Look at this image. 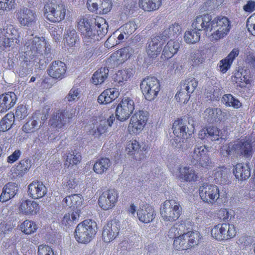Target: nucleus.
<instances>
[{"label": "nucleus", "instance_id": "72a5a7b5", "mask_svg": "<svg viewBox=\"0 0 255 255\" xmlns=\"http://www.w3.org/2000/svg\"><path fill=\"white\" fill-rule=\"evenodd\" d=\"M186 231V226L184 223H176L169 230L168 236L170 238L175 239L176 237L180 236Z\"/></svg>", "mask_w": 255, "mask_h": 255}, {"label": "nucleus", "instance_id": "6ab92c4d", "mask_svg": "<svg viewBox=\"0 0 255 255\" xmlns=\"http://www.w3.org/2000/svg\"><path fill=\"white\" fill-rule=\"evenodd\" d=\"M137 216L141 222L149 223L155 218V214L153 208L148 205L142 206L137 211Z\"/></svg>", "mask_w": 255, "mask_h": 255}, {"label": "nucleus", "instance_id": "f3484780", "mask_svg": "<svg viewBox=\"0 0 255 255\" xmlns=\"http://www.w3.org/2000/svg\"><path fill=\"white\" fill-rule=\"evenodd\" d=\"M66 71L65 64L59 61L52 62L47 70L48 74L51 77L58 80L64 77Z\"/></svg>", "mask_w": 255, "mask_h": 255}, {"label": "nucleus", "instance_id": "de8ad7c7", "mask_svg": "<svg viewBox=\"0 0 255 255\" xmlns=\"http://www.w3.org/2000/svg\"><path fill=\"white\" fill-rule=\"evenodd\" d=\"M181 84L183 85V90H186L191 94L197 87L198 81L194 78H188Z\"/></svg>", "mask_w": 255, "mask_h": 255}, {"label": "nucleus", "instance_id": "7c9ffc66", "mask_svg": "<svg viewBox=\"0 0 255 255\" xmlns=\"http://www.w3.org/2000/svg\"><path fill=\"white\" fill-rule=\"evenodd\" d=\"M111 165V162L108 158H101L94 163L93 170L99 174H102L106 172Z\"/></svg>", "mask_w": 255, "mask_h": 255}, {"label": "nucleus", "instance_id": "c9c22d12", "mask_svg": "<svg viewBox=\"0 0 255 255\" xmlns=\"http://www.w3.org/2000/svg\"><path fill=\"white\" fill-rule=\"evenodd\" d=\"M64 39L65 42L68 46H74L79 40L76 30L73 28H69L66 31Z\"/></svg>", "mask_w": 255, "mask_h": 255}, {"label": "nucleus", "instance_id": "dca6fc26", "mask_svg": "<svg viewBox=\"0 0 255 255\" xmlns=\"http://www.w3.org/2000/svg\"><path fill=\"white\" fill-rule=\"evenodd\" d=\"M121 229L120 221L114 220L108 222L103 228L102 238L105 242L110 243L118 236Z\"/></svg>", "mask_w": 255, "mask_h": 255}, {"label": "nucleus", "instance_id": "58836bf2", "mask_svg": "<svg viewBox=\"0 0 255 255\" xmlns=\"http://www.w3.org/2000/svg\"><path fill=\"white\" fill-rule=\"evenodd\" d=\"M221 102L227 107H232L235 109H238L242 106V104L239 100L231 94L224 95Z\"/></svg>", "mask_w": 255, "mask_h": 255}, {"label": "nucleus", "instance_id": "423d86ee", "mask_svg": "<svg viewBox=\"0 0 255 255\" xmlns=\"http://www.w3.org/2000/svg\"><path fill=\"white\" fill-rule=\"evenodd\" d=\"M66 12L65 6L62 3L57 4L51 1L47 2L44 6V15L53 22H58L64 19Z\"/></svg>", "mask_w": 255, "mask_h": 255}, {"label": "nucleus", "instance_id": "1a4fd4ad", "mask_svg": "<svg viewBox=\"0 0 255 255\" xmlns=\"http://www.w3.org/2000/svg\"><path fill=\"white\" fill-rule=\"evenodd\" d=\"M199 194L205 202L213 205L218 202L222 195L220 194L218 187L215 185H204L200 187Z\"/></svg>", "mask_w": 255, "mask_h": 255}, {"label": "nucleus", "instance_id": "e433bc0d", "mask_svg": "<svg viewBox=\"0 0 255 255\" xmlns=\"http://www.w3.org/2000/svg\"><path fill=\"white\" fill-rule=\"evenodd\" d=\"M81 160V156L79 152L76 150L68 153L66 156L65 165L67 167L73 166L79 163Z\"/></svg>", "mask_w": 255, "mask_h": 255}, {"label": "nucleus", "instance_id": "473e14b6", "mask_svg": "<svg viewBox=\"0 0 255 255\" xmlns=\"http://www.w3.org/2000/svg\"><path fill=\"white\" fill-rule=\"evenodd\" d=\"M174 134L177 137L185 138L187 135L186 126L183 123L182 120H177L174 121L172 126Z\"/></svg>", "mask_w": 255, "mask_h": 255}, {"label": "nucleus", "instance_id": "a18cd8bd", "mask_svg": "<svg viewBox=\"0 0 255 255\" xmlns=\"http://www.w3.org/2000/svg\"><path fill=\"white\" fill-rule=\"evenodd\" d=\"M133 53V50L129 46L121 48L117 51V57L121 62L129 58Z\"/></svg>", "mask_w": 255, "mask_h": 255}, {"label": "nucleus", "instance_id": "79ce46f5", "mask_svg": "<svg viewBox=\"0 0 255 255\" xmlns=\"http://www.w3.org/2000/svg\"><path fill=\"white\" fill-rule=\"evenodd\" d=\"M96 28L94 27H92V28L86 31L84 33L81 34L83 36L84 42L86 44H89L92 42H94L96 41L99 40V36L97 33L96 34L95 31Z\"/></svg>", "mask_w": 255, "mask_h": 255}, {"label": "nucleus", "instance_id": "a878e982", "mask_svg": "<svg viewBox=\"0 0 255 255\" xmlns=\"http://www.w3.org/2000/svg\"><path fill=\"white\" fill-rule=\"evenodd\" d=\"M180 47V43L177 41L170 40L164 47L162 56L169 59L176 54Z\"/></svg>", "mask_w": 255, "mask_h": 255}, {"label": "nucleus", "instance_id": "b1692460", "mask_svg": "<svg viewBox=\"0 0 255 255\" xmlns=\"http://www.w3.org/2000/svg\"><path fill=\"white\" fill-rule=\"evenodd\" d=\"M18 190V187L14 183L6 184L2 189L0 196V201L6 202L14 196Z\"/></svg>", "mask_w": 255, "mask_h": 255}, {"label": "nucleus", "instance_id": "bb28decb", "mask_svg": "<svg viewBox=\"0 0 255 255\" xmlns=\"http://www.w3.org/2000/svg\"><path fill=\"white\" fill-rule=\"evenodd\" d=\"M162 0H138L139 7L145 11L157 10L161 5Z\"/></svg>", "mask_w": 255, "mask_h": 255}, {"label": "nucleus", "instance_id": "f03ea898", "mask_svg": "<svg viewBox=\"0 0 255 255\" xmlns=\"http://www.w3.org/2000/svg\"><path fill=\"white\" fill-rule=\"evenodd\" d=\"M31 31L27 30L25 36L23 50L26 55L30 57L42 55L43 52L48 53L50 48L44 37L35 36Z\"/></svg>", "mask_w": 255, "mask_h": 255}, {"label": "nucleus", "instance_id": "2eb2a0df", "mask_svg": "<svg viewBox=\"0 0 255 255\" xmlns=\"http://www.w3.org/2000/svg\"><path fill=\"white\" fill-rule=\"evenodd\" d=\"M118 199V193L114 189L104 191L100 196L99 205L104 210L112 209L115 206Z\"/></svg>", "mask_w": 255, "mask_h": 255}, {"label": "nucleus", "instance_id": "4be33fe9", "mask_svg": "<svg viewBox=\"0 0 255 255\" xmlns=\"http://www.w3.org/2000/svg\"><path fill=\"white\" fill-rule=\"evenodd\" d=\"M214 171V179L217 183L222 184L228 183L231 175L230 168L225 166L219 167Z\"/></svg>", "mask_w": 255, "mask_h": 255}, {"label": "nucleus", "instance_id": "4468645a", "mask_svg": "<svg viewBox=\"0 0 255 255\" xmlns=\"http://www.w3.org/2000/svg\"><path fill=\"white\" fill-rule=\"evenodd\" d=\"M16 17L22 26L30 27L33 26L37 20L36 13L27 7H22L17 10Z\"/></svg>", "mask_w": 255, "mask_h": 255}, {"label": "nucleus", "instance_id": "7ed1b4c3", "mask_svg": "<svg viewBox=\"0 0 255 255\" xmlns=\"http://www.w3.org/2000/svg\"><path fill=\"white\" fill-rule=\"evenodd\" d=\"M97 224L92 220H85L79 224L75 230V239L82 244L89 243L97 233Z\"/></svg>", "mask_w": 255, "mask_h": 255}, {"label": "nucleus", "instance_id": "5fc2aeb1", "mask_svg": "<svg viewBox=\"0 0 255 255\" xmlns=\"http://www.w3.org/2000/svg\"><path fill=\"white\" fill-rule=\"evenodd\" d=\"M38 127L39 126L37 121L30 119L23 126L22 130L26 133H31L38 129Z\"/></svg>", "mask_w": 255, "mask_h": 255}, {"label": "nucleus", "instance_id": "9d476101", "mask_svg": "<svg viewBox=\"0 0 255 255\" xmlns=\"http://www.w3.org/2000/svg\"><path fill=\"white\" fill-rule=\"evenodd\" d=\"M169 170L173 174L184 181H195L198 177L195 170L192 167L174 164L170 165Z\"/></svg>", "mask_w": 255, "mask_h": 255}, {"label": "nucleus", "instance_id": "2f4dec72", "mask_svg": "<svg viewBox=\"0 0 255 255\" xmlns=\"http://www.w3.org/2000/svg\"><path fill=\"white\" fill-rule=\"evenodd\" d=\"M182 31L181 26L178 23L171 24L161 33L162 38H175L179 35Z\"/></svg>", "mask_w": 255, "mask_h": 255}, {"label": "nucleus", "instance_id": "ddd939ff", "mask_svg": "<svg viewBox=\"0 0 255 255\" xmlns=\"http://www.w3.org/2000/svg\"><path fill=\"white\" fill-rule=\"evenodd\" d=\"M134 109V103L129 97H124L116 108V117L118 120L123 122L128 119Z\"/></svg>", "mask_w": 255, "mask_h": 255}, {"label": "nucleus", "instance_id": "3c124183", "mask_svg": "<svg viewBox=\"0 0 255 255\" xmlns=\"http://www.w3.org/2000/svg\"><path fill=\"white\" fill-rule=\"evenodd\" d=\"M92 27H94V25L87 18H80L78 21L77 27L81 34L84 33L86 31L92 28Z\"/></svg>", "mask_w": 255, "mask_h": 255}, {"label": "nucleus", "instance_id": "69168bd1", "mask_svg": "<svg viewBox=\"0 0 255 255\" xmlns=\"http://www.w3.org/2000/svg\"><path fill=\"white\" fill-rule=\"evenodd\" d=\"M27 110L25 106L21 105L17 107L16 110L14 118L16 117L18 119L22 120L27 116Z\"/></svg>", "mask_w": 255, "mask_h": 255}, {"label": "nucleus", "instance_id": "bf43d9fd", "mask_svg": "<svg viewBox=\"0 0 255 255\" xmlns=\"http://www.w3.org/2000/svg\"><path fill=\"white\" fill-rule=\"evenodd\" d=\"M191 93H188L186 90H183V85L181 84V88L175 95V98L179 102L184 100L183 103H186L188 101Z\"/></svg>", "mask_w": 255, "mask_h": 255}, {"label": "nucleus", "instance_id": "49530a36", "mask_svg": "<svg viewBox=\"0 0 255 255\" xmlns=\"http://www.w3.org/2000/svg\"><path fill=\"white\" fill-rule=\"evenodd\" d=\"M207 128V138L212 140H218L223 137L221 131L215 127H209Z\"/></svg>", "mask_w": 255, "mask_h": 255}, {"label": "nucleus", "instance_id": "c85d7f7f", "mask_svg": "<svg viewBox=\"0 0 255 255\" xmlns=\"http://www.w3.org/2000/svg\"><path fill=\"white\" fill-rule=\"evenodd\" d=\"M234 173L236 178L240 180L246 179L251 175L250 167L247 164H237Z\"/></svg>", "mask_w": 255, "mask_h": 255}, {"label": "nucleus", "instance_id": "0eeeda50", "mask_svg": "<svg viewBox=\"0 0 255 255\" xmlns=\"http://www.w3.org/2000/svg\"><path fill=\"white\" fill-rule=\"evenodd\" d=\"M140 87L145 99L148 101L154 100L160 90L159 82L155 77H147L140 84Z\"/></svg>", "mask_w": 255, "mask_h": 255}, {"label": "nucleus", "instance_id": "6e6552de", "mask_svg": "<svg viewBox=\"0 0 255 255\" xmlns=\"http://www.w3.org/2000/svg\"><path fill=\"white\" fill-rule=\"evenodd\" d=\"M236 230L233 225L229 224H219L211 230L212 237L218 241L230 240L234 237Z\"/></svg>", "mask_w": 255, "mask_h": 255}, {"label": "nucleus", "instance_id": "603ef678", "mask_svg": "<svg viewBox=\"0 0 255 255\" xmlns=\"http://www.w3.org/2000/svg\"><path fill=\"white\" fill-rule=\"evenodd\" d=\"M107 130V124L106 121H101L99 123H98L96 125V128L95 127L92 129L90 131L91 133L95 135L96 136H99L102 134L105 133Z\"/></svg>", "mask_w": 255, "mask_h": 255}, {"label": "nucleus", "instance_id": "f704fd0d", "mask_svg": "<svg viewBox=\"0 0 255 255\" xmlns=\"http://www.w3.org/2000/svg\"><path fill=\"white\" fill-rule=\"evenodd\" d=\"M109 73L108 68L104 67L101 68L93 74L92 77L93 83L95 85H99L103 83L107 78Z\"/></svg>", "mask_w": 255, "mask_h": 255}, {"label": "nucleus", "instance_id": "052dcab7", "mask_svg": "<svg viewBox=\"0 0 255 255\" xmlns=\"http://www.w3.org/2000/svg\"><path fill=\"white\" fill-rule=\"evenodd\" d=\"M15 0H0V9L2 10L9 11L15 8Z\"/></svg>", "mask_w": 255, "mask_h": 255}, {"label": "nucleus", "instance_id": "774afa93", "mask_svg": "<svg viewBox=\"0 0 255 255\" xmlns=\"http://www.w3.org/2000/svg\"><path fill=\"white\" fill-rule=\"evenodd\" d=\"M38 255H54L53 251L48 246L41 245L38 247Z\"/></svg>", "mask_w": 255, "mask_h": 255}, {"label": "nucleus", "instance_id": "338daca9", "mask_svg": "<svg viewBox=\"0 0 255 255\" xmlns=\"http://www.w3.org/2000/svg\"><path fill=\"white\" fill-rule=\"evenodd\" d=\"M80 91L78 88L73 87L69 91L65 99L68 102H73L79 99Z\"/></svg>", "mask_w": 255, "mask_h": 255}, {"label": "nucleus", "instance_id": "4d7b16f0", "mask_svg": "<svg viewBox=\"0 0 255 255\" xmlns=\"http://www.w3.org/2000/svg\"><path fill=\"white\" fill-rule=\"evenodd\" d=\"M137 25L133 21H130L126 23L121 28V30L123 31L126 38L131 34L137 28Z\"/></svg>", "mask_w": 255, "mask_h": 255}, {"label": "nucleus", "instance_id": "a211bd4d", "mask_svg": "<svg viewBox=\"0 0 255 255\" xmlns=\"http://www.w3.org/2000/svg\"><path fill=\"white\" fill-rule=\"evenodd\" d=\"M28 192L33 199H38L46 194L47 189L42 182L33 181L28 185Z\"/></svg>", "mask_w": 255, "mask_h": 255}, {"label": "nucleus", "instance_id": "c756f323", "mask_svg": "<svg viewBox=\"0 0 255 255\" xmlns=\"http://www.w3.org/2000/svg\"><path fill=\"white\" fill-rule=\"evenodd\" d=\"M1 35L4 37H9L15 39V42H20L19 38L21 34V32L15 29L12 25H6L1 30Z\"/></svg>", "mask_w": 255, "mask_h": 255}, {"label": "nucleus", "instance_id": "6e6d98bb", "mask_svg": "<svg viewBox=\"0 0 255 255\" xmlns=\"http://www.w3.org/2000/svg\"><path fill=\"white\" fill-rule=\"evenodd\" d=\"M15 225V222L12 220L1 223L0 224V232L5 234L11 232Z\"/></svg>", "mask_w": 255, "mask_h": 255}, {"label": "nucleus", "instance_id": "c03bdc74", "mask_svg": "<svg viewBox=\"0 0 255 255\" xmlns=\"http://www.w3.org/2000/svg\"><path fill=\"white\" fill-rule=\"evenodd\" d=\"M96 26H97L96 29L97 35L99 36V38L101 39L107 33L108 25L105 19L101 18L96 22L94 27Z\"/></svg>", "mask_w": 255, "mask_h": 255}, {"label": "nucleus", "instance_id": "e2e57ef3", "mask_svg": "<svg viewBox=\"0 0 255 255\" xmlns=\"http://www.w3.org/2000/svg\"><path fill=\"white\" fill-rule=\"evenodd\" d=\"M29 62H28L27 60L23 61L21 62L18 71V74L19 76L21 77H24L30 73L29 68Z\"/></svg>", "mask_w": 255, "mask_h": 255}, {"label": "nucleus", "instance_id": "680f3d73", "mask_svg": "<svg viewBox=\"0 0 255 255\" xmlns=\"http://www.w3.org/2000/svg\"><path fill=\"white\" fill-rule=\"evenodd\" d=\"M20 42H16L15 39L2 36V39L0 43V48L4 50L5 48L15 45V43L19 44Z\"/></svg>", "mask_w": 255, "mask_h": 255}, {"label": "nucleus", "instance_id": "5701e85b", "mask_svg": "<svg viewBox=\"0 0 255 255\" xmlns=\"http://www.w3.org/2000/svg\"><path fill=\"white\" fill-rule=\"evenodd\" d=\"M39 209V205L36 202L28 200L22 201L19 207L20 211L25 215L36 214Z\"/></svg>", "mask_w": 255, "mask_h": 255}, {"label": "nucleus", "instance_id": "0e129e2a", "mask_svg": "<svg viewBox=\"0 0 255 255\" xmlns=\"http://www.w3.org/2000/svg\"><path fill=\"white\" fill-rule=\"evenodd\" d=\"M204 118L209 123H214L215 121V108L206 109L203 113Z\"/></svg>", "mask_w": 255, "mask_h": 255}, {"label": "nucleus", "instance_id": "09e8293b", "mask_svg": "<svg viewBox=\"0 0 255 255\" xmlns=\"http://www.w3.org/2000/svg\"><path fill=\"white\" fill-rule=\"evenodd\" d=\"M137 116H132L131 117L130 123L128 127V130L130 133H139L143 128H140L138 126L139 122L138 121Z\"/></svg>", "mask_w": 255, "mask_h": 255}, {"label": "nucleus", "instance_id": "37998d69", "mask_svg": "<svg viewBox=\"0 0 255 255\" xmlns=\"http://www.w3.org/2000/svg\"><path fill=\"white\" fill-rule=\"evenodd\" d=\"M37 229L36 224L29 220L24 221L20 226V230L25 234L34 233Z\"/></svg>", "mask_w": 255, "mask_h": 255}, {"label": "nucleus", "instance_id": "cd10ccee", "mask_svg": "<svg viewBox=\"0 0 255 255\" xmlns=\"http://www.w3.org/2000/svg\"><path fill=\"white\" fill-rule=\"evenodd\" d=\"M118 91L114 89H108L98 97V102L101 104L110 103L118 97Z\"/></svg>", "mask_w": 255, "mask_h": 255}, {"label": "nucleus", "instance_id": "13d9d810", "mask_svg": "<svg viewBox=\"0 0 255 255\" xmlns=\"http://www.w3.org/2000/svg\"><path fill=\"white\" fill-rule=\"evenodd\" d=\"M63 184L64 189L69 191L75 189L77 186L75 178L72 175L67 177L63 181Z\"/></svg>", "mask_w": 255, "mask_h": 255}, {"label": "nucleus", "instance_id": "393cba45", "mask_svg": "<svg viewBox=\"0 0 255 255\" xmlns=\"http://www.w3.org/2000/svg\"><path fill=\"white\" fill-rule=\"evenodd\" d=\"M252 140L250 137H246L237 142L238 154L244 156H250L252 154L253 148L252 145Z\"/></svg>", "mask_w": 255, "mask_h": 255}, {"label": "nucleus", "instance_id": "a19ab883", "mask_svg": "<svg viewBox=\"0 0 255 255\" xmlns=\"http://www.w3.org/2000/svg\"><path fill=\"white\" fill-rule=\"evenodd\" d=\"M80 212L79 209H75L71 214H65L62 219V224L65 226H71L74 222L79 219Z\"/></svg>", "mask_w": 255, "mask_h": 255}, {"label": "nucleus", "instance_id": "ea45409f", "mask_svg": "<svg viewBox=\"0 0 255 255\" xmlns=\"http://www.w3.org/2000/svg\"><path fill=\"white\" fill-rule=\"evenodd\" d=\"M14 116L12 114H6L0 122V131H5L10 128L13 124Z\"/></svg>", "mask_w": 255, "mask_h": 255}, {"label": "nucleus", "instance_id": "f257e3e1", "mask_svg": "<svg viewBox=\"0 0 255 255\" xmlns=\"http://www.w3.org/2000/svg\"><path fill=\"white\" fill-rule=\"evenodd\" d=\"M231 26L230 21L226 17L218 16L212 19L208 14L199 15L192 22L193 29L185 32L184 40L188 44L195 43L200 40V31L204 30L207 34H211L213 40H218L227 35Z\"/></svg>", "mask_w": 255, "mask_h": 255}, {"label": "nucleus", "instance_id": "20e7f679", "mask_svg": "<svg viewBox=\"0 0 255 255\" xmlns=\"http://www.w3.org/2000/svg\"><path fill=\"white\" fill-rule=\"evenodd\" d=\"M182 213L181 206L178 201L174 200H166L160 209L161 218L165 222H172L176 221Z\"/></svg>", "mask_w": 255, "mask_h": 255}, {"label": "nucleus", "instance_id": "8fccbe9b", "mask_svg": "<svg viewBox=\"0 0 255 255\" xmlns=\"http://www.w3.org/2000/svg\"><path fill=\"white\" fill-rule=\"evenodd\" d=\"M221 153L225 156L235 153L238 154L237 143L231 142L229 144L224 146L222 149Z\"/></svg>", "mask_w": 255, "mask_h": 255}, {"label": "nucleus", "instance_id": "864d4df0", "mask_svg": "<svg viewBox=\"0 0 255 255\" xmlns=\"http://www.w3.org/2000/svg\"><path fill=\"white\" fill-rule=\"evenodd\" d=\"M190 63L193 66H197L202 64L204 59L199 51L193 52L190 54Z\"/></svg>", "mask_w": 255, "mask_h": 255}, {"label": "nucleus", "instance_id": "39448f33", "mask_svg": "<svg viewBox=\"0 0 255 255\" xmlns=\"http://www.w3.org/2000/svg\"><path fill=\"white\" fill-rule=\"evenodd\" d=\"M200 239L199 232L185 231L182 235L174 239L173 246L177 250H186L197 245Z\"/></svg>", "mask_w": 255, "mask_h": 255}, {"label": "nucleus", "instance_id": "aec40b11", "mask_svg": "<svg viewBox=\"0 0 255 255\" xmlns=\"http://www.w3.org/2000/svg\"><path fill=\"white\" fill-rule=\"evenodd\" d=\"M16 96L13 92H9L0 96V112H5L14 106Z\"/></svg>", "mask_w": 255, "mask_h": 255}, {"label": "nucleus", "instance_id": "412c9836", "mask_svg": "<svg viewBox=\"0 0 255 255\" xmlns=\"http://www.w3.org/2000/svg\"><path fill=\"white\" fill-rule=\"evenodd\" d=\"M160 40V37L156 36L152 37L148 42L146 52L150 57H156L160 53L162 49V42Z\"/></svg>", "mask_w": 255, "mask_h": 255}, {"label": "nucleus", "instance_id": "9b49d317", "mask_svg": "<svg viewBox=\"0 0 255 255\" xmlns=\"http://www.w3.org/2000/svg\"><path fill=\"white\" fill-rule=\"evenodd\" d=\"M208 152V148L205 145L196 146L191 154L192 163L195 165L199 164L207 168L212 167Z\"/></svg>", "mask_w": 255, "mask_h": 255}, {"label": "nucleus", "instance_id": "f8f14e48", "mask_svg": "<svg viewBox=\"0 0 255 255\" xmlns=\"http://www.w3.org/2000/svg\"><path fill=\"white\" fill-rule=\"evenodd\" d=\"M71 118L72 116H70L68 111L66 110L55 109L51 115L49 124L51 127L59 130L65 127L67 119Z\"/></svg>", "mask_w": 255, "mask_h": 255}, {"label": "nucleus", "instance_id": "4c0bfd02", "mask_svg": "<svg viewBox=\"0 0 255 255\" xmlns=\"http://www.w3.org/2000/svg\"><path fill=\"white\" fill-rule=\"evenodd\" d=\"M63 202H65L67 206L70 207H76V208H77L82 205L83 199L80 195L73 194L71 196H67L64 199Z\"/></svg>", "mask_w": 255, "mask_h": 255}]
</instances>
